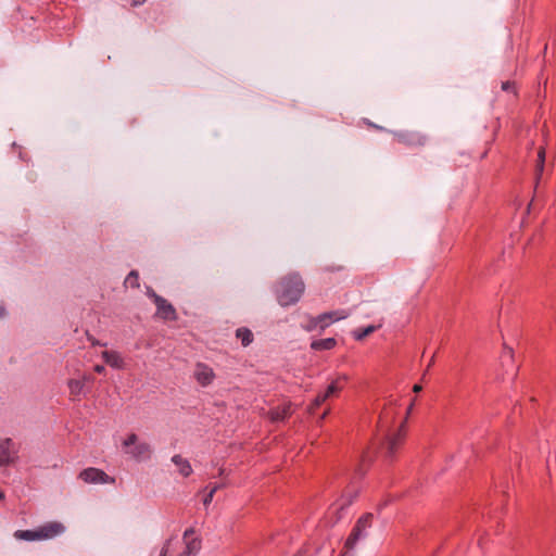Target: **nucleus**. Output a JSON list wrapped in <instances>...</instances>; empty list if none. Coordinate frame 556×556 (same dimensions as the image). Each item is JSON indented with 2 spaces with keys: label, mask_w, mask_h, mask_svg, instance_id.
I'll return each instance as SVG.
<instances>
[{
  "label": "nucleus",
  "mask_w": 556,
  "mask_h": 556,
  "mask_svg": "<svg viewBox=\"0 0 556 556\" xmlns=\"http://www.w3.org/2000/svg\"><path fill=\"white\" fill-rule=\"evenodd\" d=\"M193 377L200 386L207 387L213 383L215 379V372L208 365L204 363H198L194 367Z\"/></svg>",
  "instance_id": "obj_7"
},
{
  "label": "nucleus",
  "mask_w": 556,
  "mask_h": 556,
  "mask_svg": "<svg viewBox=\"0 0 556 556\" xmlns=\"http://www.w3.org/2000/svg\"><path fill=\"white\" fill-rule=\"evenodd\" d=\"M421 390H422V387H421L420 384H415V386L413 387V391H414L415 393H418V392H420Z\"/></svg>",
  "instance_id": "obj_32"
},
{
  "label": "nucleus",
  "mask_w": 556,
  "mask_h": 556,
  "mask_svg": "<svg viewBox=\"0 0 556 556\" xmlns=\"http://www.w3.org/2000/svg\"><path fill=\"white\" fill-rule=\"evenodd\" d=\"M405 435V422H403L396 433L389 438L387 444L388 456H393L397 446L402 443Z\"/></svg>",
  "instance_id": "obj_11"
},
{
  "label": "nucleus",
  "mask_w": 556,
  "mask_h": 556,
  "mask_svg": "<svg viewBox=\"0 0 556 556\" xmlns=\"http://www.w3.org/2000/svg\"><path fill=\"white\" fill-rule=\"evenodd\" d=\"M434 362V357L432 356V358L429 361V366H431Z\"/></svg>",
  "instance_id": "obj_39"
},
{
  "label": "nucleus",
  "mask_w": 556,
  "mask_h": 556,
  "mask_svg": "<svg viewBox=\"0 0 556 556\" xmlns=\"http://www.w3.org/2000/svg\"><path fill=\"white\" fill-rule=\"evenodd\" d=\"M222 486H224V484H215L214 486L211 488L210 492L215 494Z\"/></svg>",
  "instance_id": "obj_30"
},
{
  "label": "nucleus",
  "mask_w": 556,
  "mask_h": 556,
  "mask_svg": "<svg viewBox=\"0 0 556 556\" xmlns=\"http://www.w3.org/2000/svg\"><path fill=\"white\" fill-rule=\"evenodd\" d=\"M375 330V326H368L363 329L355 330L353 334L356 340H363L364 338L372 333Z\"/></svg>",
  "instance_id": "obj_22"
},
{
  "label": "nucleus",
  "mask_w": 556,
  "mask_h": 556,
  "mask_svg": "<svg viewBox=\"0 0 556 556\" xmlns=\"http://www.w3.org/2000/svg\"><path fill=\"white\" fill-rule=\"evenodd\" d=\"M139 276H138V273L132 270L128 274V276L126 277L125 279V286L127 287H131V288H137L139 287Z\"/></svg>",
  "instance_id": "obj_23"
},
{
  "label": "nucleus",
  "mask_w": 556,
  "mask_h": 556,
  "mask_svg": "<svg viewBox=\"0 0 556 556\" xmlns=\"http://www.w3.org/2000/svg\"><path fill=\"white\" fill-rule=\"evenodd\" d=\"M5 314V311L3 308V306L0 305V318L3 317Z\"/></svg>",
  "instance_id": "obj_36"
},
{
  "label": "nucleus",
  "mask_w": 556,
  "mask_h": 556,
  "mask_svg": "<svg viewBox=\"0 0 556 556\" xmlns=\"http://www.w3.org/2000/svg\"><path fill=\"white\" fill-rule=\"evenodd\" d=\"M168 547H169V541H167V542L164 544V546H163V548H162V551H161L160 556H166V555H167V553H168Z\"/></svg>",
  "instance_id": "obj_28"
},
{
  "label": "nucleus",
  "mask_w": 556,
  "mask_h": 556,
  "mask_svg": "<svg viewBox=\"0 0 556 556\" xmlns=\"http://www.w3.org/2000/svg\"><path fill=\"white\" fill-rule=\"evenodd\" d=\"M67 387H68L71 395L74 397H79L84 394V389H85L84 380L71 379L67 382Z\"/></svg>",
  "instance_id": "obj_16"
},
{
  "label": "nucleus",
  "mask_w": 556,
  "mask_h": 556,
  "mask_svg": "<svg viewBox=\"0 0 556 556\" xmlns=\"http://www.w3.org/2000/svg\"><path fill=\"white\" fill-rule=\"evenodd\" d=\"M104 362L114 369H124L125 361L121 353L116 351H103L101 354Z\"/></svg>",
  "instance_id": "obj_10"
},
{
  "label": "nucleus",
  "mask_w": 556,
  "mask_h": 556,
  "mask_svg": "<svg viewBox=\"0 0 556 556\" xmlns=\"http://www.w3.org/2000/svg\"><path fill=\"white\" fill-rule=\"evenodd\" d=\"M214 494L208 492L203 501V504L207 506L213 501Z\"/></svg>",
  "instance_id": "obj_27"
},
{
  "label": "nucleus",
  "mask_w": 556,
  "mask_h": 556,
  "mask_svg": "<svg viewBox=\"0 0 556 556\" xmlns=\"http://www.w3.org/2000/svg\"><path fill=\"white\" fill-rule=\"evenodd\" d=\"M4 498V493L0 491V501Z\"/></svg>",
  "instance_id": "obj_38"
},
{
  "label": "nucleus",
  "mask_w": 556,
  "mask_h": 556,
  "mask_svg": "<svg viewBox=\"0 0 556 556\" xmlns=\"http://www.w3.org/2000/svg\"><path fill=\"white\" fill-rule=\"evenodd\" d=\"M397 138L401 142L410 146H421L426 141L425 137L419 134H401Z\"/></svg>",
  "instance_id": "obj_15"
},
{
  "label": "nucleus",
  "mask_w": 556,
  "mask_h": 556,
  "mask_svg": "<svg viewBox=\"0 0 556 556\" xmlns=\"http://www.w3.org/2000/svg\"><path fill=\"white\" fill-rule=\"evenodd\" d=\"M236 337L241 341L243 346H248L253 342V333L248 328L237 329Z\"/></svg>",
  "instance_id": "obj_19"
},
{
  "label": "nucleus",
  "mask_w": 556,
  "mask_h": 556,
  "mask_svg": "<svg viewBox=\"0 0 556 556\" xmlns=\"http://www.w3.org/2000/svg\"><path fill=\"white\" fill-rule=\"evenodd\" d=\"M503 366H508L514 363V351L510 348H504L502 356Z\"/></svg>",
  "instance_id": "obj_21"
},
{
  "label": "nucleus",
  "mask_w": 556,
  "mask_h": 556,
  "mask_svg": "<svg viewBox=\"0 0 556 556\" xmlns=\"http://www.w3.org/2000/svg\"><path fill=\"white\" fill-rule=\"evenodd\" d=\"M414 405L415 399L410 402L409 406L407 407L406 417L412 413Z\"/></svg>",
  "instance_id": "obj_31"
},
{
  "label": "nucleus",
  "mask_w": 556,
  "mask_h": 556,
  "mask_svg": "<svg viewBox=\"0 0 556 556\" xmlns=\"http://www.w3.org/2000/svg\"><path fill=\"white\" fill-rule=\"evenodd\" d=\"M292 413L291 404L287 403L280 407H276L270 412V419L273 421H281L285 420Z\"/></svg>",
  "instance_id": "obj_14"
},
{
  "label": "nucleus",
  "mask_w": 556,
  "mask_h": 556,
  "mask_svg": "<svg viewBox=\"0 0 556 556\" xmlns=\"http://www.w3.org/2000/svg\"><path fill=\"white\" fill-rule=\"evenodd\" d=\"M370 518L371 516L367 515L358 519L355 528L345 542V546L349 549L354 548L356 542L367 535V529L370 526Z\"/></svg>",
  "instance_id": "obj_5"
},
{
  "label": "nucleus",
  "mask_w": 556,
  "mask_h": 556,
  "mask_svg": "<svg viewBox=\"0 0 556 556\" xmlns=\"http://www.w3.org/2000/svg\"><path fill=\"white\" fill-rule=\"evenodd\" d=\"M149 295L153 299L155 305H156V314L166 320H176L177 314L174 306L168 303L164 298L157 295L153 291H149Z\"/></svg>",
  "instance_id": "obj_4"
},
{
  "label": "nucleus",
  "mask_w": 556,
  "mask_h": 556,
  "mask_svg": "<svg viewBox=\"0 0 556 556\" xmlns=\"http://www.w3.org/2000/svg\"><path fill=\"white\" fill-rule=\"evenodd\" d=\"M341 390V388L338 386V380L331 382L328 388L326 389L324 394H327V399L332 396L333 394L338 393Z\"/></svg>",
  "instance_id": "obj_24"
},
{
  "label": "nucleus",
  "mask_w": 556,
  "mask_h": 556,
  "mask_svg": "<svg viewBox=\"0 0 556 556\" xmlns=\"http://www.w3.org/2000/svg\"><path fill=\"white\" fill-rule=\"evenodd\" d=\"M184 541L186 544V548L180 554V556H192L200 551L201 541L194 535V531L192 529H188L185 531Z\"/></svg>",
  "instance_id": "obj_8"
},
{
  "label": "nucleus",
  "mask_w": 556,
  "mask_h": 556,
  "mask_svg": "<svg viewBox=\"0 0 556 556\" xmlns=\"http://www.w3.org/2000/svg\"><path fill=\"white\" fill-rule=\"evenodd\" d=\"M327 394L319 393L313 401L312 405L309 406V412H313L316 407L321 405L325 401H327Z\"/></svg>",
  "instance_id": "obj_25"
},
{
  "label": "nucleus",
  "mask_w": 556,
  "mask_h": 556,
  "mask_svg": "<svg viewBox=\"0 0 556 556\" xmlns=\"http://www.w3.org/2000/svg\"><path fill=\"white\" fill-rule=\"evenodd\" d=\"M304 329L306 331H314L319 329V323L317 321L316 317H311L307 321V324L304 326Z\"/></svg>",
  "instance_id": "obj_26"
},
{
  "label": "nucleus",
  "mask_w": 556,
  "mask_h": 556,
  "mask_svg": "<svg viewBox=\"0 0 556 556\" xmlns=\"http://www.w3.org/2000/svg\"><path fill=\"white\" fill-rule=\"evenodd\" d=\"M40 541L51 540L61 534L66 530L65 526L59 521H51L37 528Z\"/></svg>",
  "instance_id": "obj_6"
},
{
  "label": "nucleus",
  "mask_w": 556,
  "mask_h": 556,
  "mask_svg": "<svg viewBox=\"0 0 556 556\" xmlns=\"http://www.w3.org/2000/svg\"><path fill=\"white\" fill-rule=\"evenodd\" d=\"M173 464L177 467L179 473L182 477H189L192 473V467L188 459L184 458L181 455H174L172 457Z\"/></svg>",
  "instance_id": "obj_13"
},
{
  "label": "nucleus",
  "mask_w": 556,
  "mask_h": 556,
  "mask_svg": "<svg viewBox=\"0 0 556 556\" xmlns=\"http://www.w3.org/2000/svg\"><path fill=\"white\" fill-rule=\"evenodd\" d=\"M224 472H225L224 469H220L219 475L222 476V475H224Z\"/></svg>",
  "instance_id": "obj_40"
},
{
  "label": "nucleus",
  "mask_w": 556,
  "mask_h": 556,
  "mask_svg": "<svg viewBox=\"0 0 556 556\" xmlns=\"http://www.w3.org/2000/svg\"><path fill=\"white\" fill-rule=\"evenodd\" d=\"M336 340L333 338H326L320 340H315L311 343V348L316 351L320 350H331L336 346Z\"/></svg>",
  "instance_id": "obj_17"
},
{
  "label": "nucleus",
  "mask_w": 556,
  "mask_h": 556,
  "mask_svg": "<svg viewBox=\"0 0 556 556\" xmlns=\"http://www.w3.org/2000/svg\"><path fill=\"white\" fill-rule=\"evenodd\" d=\"M509 86H510L509 83H503L502 88H503V90H508Z\"/></svg>",
  "instance_id": "obj_34"
},
{
  "label": "nucleus",
  "mask_w": 556,
  "mask_h": 556,
  "mask_svg": "<svg viewBox=\"0 0 556 556\" xmlns=\"http://www.w3.org/2000/svg\"><path fill=\"white\" fill-rule=\"evenodd\" d=\"M349 316L346 311H333L320 314L316 316L317 321L319 323V330L326 329L331 324L345 319Z\"/></svg>",
  "instance_id": "obj_9"
},
{
  "label": "nucleus",
  "mask_w": 556,
  "mask_h": 556,
  "mask_svg": "<svg viewBox=\"0 0 556 556\" xmlns=\"http://www.w3.org/2000/svg\"><path fill=\"white\" fill-rule=\"evenodd\" d=\"M123 452L131 459L136 462H146L150 459L152 455L151 445L140 440L138 434L130 432L125 435L122 441Z\"/></svg>",
  "instance_id": "obj_2"
},
{
  "label": "nucleus",
  "mask_w": 556,
  "mask_h": 556,
  "mask_svg": "<svg viewBox=\"0 0 556 556\" xmlns=\"http://www.w3.org/2000/svg\"><path fill=\"white\" fill-rule=\"evenodd\" d=\"M80 380H84V384H85L86 382L91 381V377L85 375V376H83V378Z\"/></svg>",
  "instance_id": "obj_33"
},
{
  "label": "nucleus",
  "mask_w": 556,
  "mask_h": 556,
  "mask_svg": "<svg viewBox=\"0 0 556 556\" xmlns=\"http://www.w3.org/2000/svg\"><path fill=\"white\" fill-rule=\"evenodd\" d=\"M79 479L88 484L114 483V478L108 476L102 469L89 467L80 471Z\"/></svg>",
  "instance_id": "obj_3"
},
{
  "label": "nucleus",
  "mask_w": 556,
  "mask_h": 556,
  "mask_svg": "<svg viewBox=\"0 0 556 556\" xmlns=\"http://www.w3.org/2000/svg\"><path fill=\"white\" fill-rule=\"evenodd\" d=\"M544 161H545V151L544 149H540L538 153V164H536V180L540 179L543 169H544Z\"/></svg>",
  "instance_id": "obj_20"
},
{
  "label": "nucleus",
  "mask_w": 556,
  "mask_h": 556,
  "mask_svg": "<svg viewBox=\"0 0 556 556\" xmlns=\"http://www.w3.org/2000/svg\"><path fill=\"white\" fill-rule=\"evenodd\" d=\"M14 538L23 541H40L38 529L35 530H17Z\"/></svg>",
  "instance_id": "obj_18"
},
{
  "label": "nucleus",
  "mask_w": 556,
  "mask_h": 556,
  "mask_svg": "<svg viewBox=\"0 0 556 556\" xmlns=\"http://www.w3.org/2000/svg\"><path fill=\"white\" fill-rule=\"evenodd\" d=\"M15 451L11 439L0 441V466L12 460Z\"/></svg>",
  "instance_id": "obj_12"
},
{
  "label": "nucleus",
  "mask_w": 556,
  "mask_h": 556,
  "mask_svg": "<svg viewBox=\"0 0 556 556\" xmlns=\"http://www.w3.org/2000/svg\"><path fill=\"white\" fill-rule=\"evenodd\" d=\"M94 371L98 374H103L105 371V367L103 365H96Z\"/></svg>",
  "instance_id": "obj_29"
},
{
  "label": "nucleus",
  "mask_w": 556,
  "mask_h": 556,
  "mask_svg": "<svg viewBox=\"0 0 556 556\" xmlns=\"http://www.w3.org/2000/svg\"><path fill=\"white\" fill-rule=\"evenodd\" d=\"M144 2V0H134V5H140Z\"/></svg>",
  "instance_id": "obj_35"
},
{
  "label": "nucleus",
  "mask_w": 556,
  "mask_h": 556,
  "mask_svg": "<svg viewBox=\"0 0 556 556\" xmlns=\"http://www.w3.org/2000/svg\"><path fill=\"white\" fill-rule=\"evenodd\" d=\"M305 286L298 274H292L280 281L277 300L281 306L295 304L304 293Z\"/></svg>",
  "instance_id": "obj_1"
},
{
  "label": "nucleus",
  "mask_w": 556,
  "mask_h": 556,
  "mask_svg": "<svg viewBox=\"0 0 556 556\" xmlns=\"http://www.w3.org/2000/svg\"><path fill=\"white\" fill-rule=\"evenodd\" d=\"M327 414H328V412L323 413V415H321L320 419H321V420H323V419H325V418H326V416H327Z\"/></svg>",
  "instance_id": "obj_37"
}]
</instances>
